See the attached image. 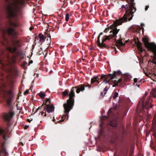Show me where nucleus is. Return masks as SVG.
<instances>
[{"instance_id": "obj_2", "label": "nucleus", "mask_w": 156, "mask_h": 156, "mask_svg": "<svg viewBox=\"0 0 156 156\" xmlns=\"http://www.w3.org/2000/svg\"><path fill=\"white\" fill-rule=\"evenodd\" d=\"M142 41L145 46L148 49L149 51L153 52L154 55L153 56L151 62L156 64V45L153 43H149L148 40L146 38H142Z\"/></svg>"}, {"instance_id": "obj_27", "label": "nucleus", "mask_w": 156, "mask_h": 156, "mask_svg": "<svg viewBox=\"0 0 156 156\" xmlns=\"http://www.w3.org/2000/svg\"><path fill=\"white\" fill-rule=\"evenodd\" d=\"M29 90H26L25 91V92H24V95H26L29 92Z\"/></svg>"}, {"instance_id": "obj_47", "label": "nucleus", "mask_w": 156, "mask_h": 156, "mask_svg": "<svg viewBox=\"0 0 156 156\" xmlns=\"http://www.w3.org/2000/svg\"><path fill=\"white\" fill-rule=\"evenodd\" d=\"M60 121H58V122H59V123H60Z\"/></svg>"}, {"instance_id": "obj_13", "label": "nucleus", "mask_w": 156, "mask_h": 156, "mask_svg": "<svg viewBox=\"0 0 156 156\" xmlns=\"http://www.w3.org/2000/svg\"><path fill=\"white\" fill-rule=\"evenodd\" d=\"M137 47L138 48V49L141 52H143L144 50V49L142 48V46H141V44L140 42H138L137 44Z\"/></svg>"}, {"instance_id": "obj_18", "label": "nucleus", "mask_w": 156, "mask_h": 156, "mask_svg": "<svg viewBox=\"0 0 156 156\" xmlns=\"http://www.w3.org/2000/svg\"><path fill=\"white\" fill-rule=\"evenodd\" d=\"M0 152L1 153H7V152L6 151L5 148L3 146L2 147V149L0 150Z\"/></svg>"}, {"instance_id": "obj_7", "label": "nucleus", "mask_w": 156, "mask_h": 156, "mask_svg": "<svg viewBox=\"0 0 156 156\" xmlns=\"http://www.w3.org/2000/svg\"><path fill=\"white\" fill-rule=\"evenodd\" d=\"M13 114L12 112H10L8 114L5 113L3 115V118L6 121H9L13 116Z\"/></svg>"}, {"instance_id": "obj_39", "label": "nucleus", "mask_w": 156, "mask_h": 156, "mask_svg": "<svg viewBox=\"0 0 156 156\" xmlns=\"http://www.w3.org/2000/svg\"><path fill=\"white\" fill-rule=\"evenodd\" d=\"M111 110H112V109L111 108H110L109 109V110H108V112H111Z\"/></svg>"}, {"instance_id": "obj_17", "label": "nucleus", "mask_w": 156, "mask_h": 156, "mask_svg": "<svg viewBox=\"0 0 156 156\" xmlns=\"http://www.w3.org/2000/svg\"><path fill=\"white\" fill-rule=\"evenodd\" d=\"M104 78H106L105 80H108V81L109 80H111L110 79L109 76L107 77L106 76V75H102L101 76V79H103Z\"/></svg>"}, {"instance_id": "obj_16", "label": "nucleus", "mask_w": 156, "mask_h": 156, "mask_svg": "<svg viewBox=\"0 0 156 156\" xmlns=\"http://www.w3.org/2000/svg\"><path fill=\"white\" fill-rule=\"evenodd\" d=\"M38 94L39 96L42 98H43L45 96V94L43 92H41Z\"/></svg>"}, {"instance_id": "obj_33", "label": "nucleus", "mask_w": 156, "mask_h": 156, "mask_svg": "<svg viewBox=\"0 0 156 156\" xmlns=\"http://www.w3.org/2000/svg\"><path fill=\"white\" fill-rule=\"evenodd\" d=\"M46 101L48 104L49 103H50V100L48 98L47 99Z\"/></svg>"}, {"instance_id": "obj_14", "label": "nucleus", "mask_w": 156, "mask_h": 156, "mask_svg": "<svg viewBox=\"0 0 156 156\" xmlns=\"http://www.w3.org/2000/svg\"><path fill=\"white\" fill-rule=\"evenodd\" d=\"M108 75H109L110 79L111 80L116 78L115 71L112 74H109Z\"/></svg>"}, {"instance_id": "obj_38", "label": "nucleus", "mask_w": 156, "mask_h": 156, "mask_svg": "<svg viewBox=\"0 0 156 156\" xmlns=\"http://www.w3.org/2000/svg\"><path fill=\"white\" fill-rule=\"evenodd\" d=\"M117 86V85L115 84H114L113 85L112 87H114L116 86Z\"/></svg>"}, {"instance_id": "obj_1", "label": "nucleus", "mask_w": 156, "mask_h": 156, "mask_svg": "<svg viewBox=\"0 0 156 156\" xmlns=\"http://www.w3.org/2000/svg\"><path fill=\"white\" fill-rule=\"evenodd\" d=\"M128 4H126V6L122 5L121 7V9L122 10H125V13L123 17L121 18L119 20H117L115 21L113 24L110 26V28H107L105 29V31L107 32V30H110V34L108 36H105V38H103L101 43L100 42V36L103 34L102 32L100 34L98 37L97 43L98 45L101 47H104L105 44L103 42L106 40L110 39L112 38L115 39L116 37V35L119 30V29H117L116 28L117 26L121 25L122 22H127V20H130L133 16V14L136 11V9L134 6L133 2H131L130 3L128 2Z\"/></svg>"}, {"instance_id": "obj_25", "label": "nucleus", "mask_w": 156, "mask_h": 156, "mask_svg": "<svg viewBox=\"0 0 156 156\" xmlns=\"http://www.w3.org/2000/svg\"><path fill=\"white\" fill-rule=\"evenodd\" d=\"M12 101V98H10L8 99H7V102L8 103V104H10V103L11 102V101Z\"/></svg>"}, {"instance_id": "obj_44", "label": "nucleus", "mask_w": 156, "mask_h": 156, "mask_svg": "<svg viewBox=\"0 0 156 156\" xmlns=\"http://www.w3.org/2000/svg\"><path fill=\"white\" fill-rule=\"evenodd\" d=\"M106 87L105 88V89H104V90H105L106 91L107 90V89H106Z\"/></svg>"}, {"instance_id": "obj_20", "label": "nucleus", "mask_w": 156, "mask_h": 156, "mask_svg": "<svg viewBox=\"0 0 156 156\" xmlns=\"http://www.w3.org/2000/svg\"><path fill=\"white\" fill-rule=\"evenodd\" d=\"M69 18V16L68 13H66L65 16V20L66 21H68Z\"/></svg>"}, {"instance_id": "obj_6", "label": "nucleus", "mask_w": 156, "mask_h": 156, "mask_svg": "<svg viewBox=\"0 0 156 156\" xmlns=\"http://www.w3.org/2000/svg\"><path fill=\"white\" fill-rule=\"evenodd\" d=\"M54 108L53 106L48 105H47L46 108H44V111L42 112L43 114L41 115H42L44 113H45V114L44 116H46V112L48 113L54 111Z\"/></svg>"}, {"instance_id": "obj_46", "label": "nucleus", "mask_w": 156, "mask_h": 156, "mask_svg": "<svg viewBox=\"0 0 156 156\" xmlns=\"http://www.w3.org/2000/svg\"><path fill=\"white\" fill-rule=\"evenodd\" d=\"M119 99L117 101V102H118L119 101Z\"/></svg>"}, {"instance_id": "obj_31", "label": "nucleus", "mask_w": 156, "mask_h": 156, "mask_svg": "<svg viewBox=\"0 0 156 156\" xmlns=\"http://www.w3.org/2000/svg\"><path fill=\"white\" fill-rule=\"evenodd\" d=\"M66 118V115H63L62 117V121H63Z\"/></svg>"}, {"instance_id": "obj_11", "label": "nucleus", "mask_w": 156, "mask_h": 156, "mask_svg": "<svg viewBox=\"0 0 156 156\" xmlns=\"http://www.w3.org/2000/svg\"><path fill=\"white\" fill-rule=\"evenodd\" d=\"M39 37L40 40L39 42H43L45 40V37L44 36L41 34H39Z\"/></svg>"}, {"instance_id": "obj_21", "label": "nucleus", "mask_w": 156, "mask_h": 156, "mask_svg": "<svg viewBox=\"0 0 156 156\" xmlns=\"http://www.w3.org/2000/svg\"><path fill=\"white\" fill-rule=\"evenodd\" d=\"M68 91L67 90H65L64 91L62 92V94L64 96H66L68 94Z\"/></svg>"}, {"instance_id": "obj_10", "label": "nucleus", "mask_w": 156, "mask_h": 156, "mask_svg": "<svg viewBox=\"0 0 156 156\" xmlns=\"http://www.w3.org/2000/svg\"><path fill=\"white\" fill-rule=\"evenodd\" d=\"M124 45V44L122 41L121 39L118 41L116 42V46L118 47H123Z\"/></svg>"}, {"instance_id": "obj_28", "label": "nucleus", "mask_w": 156, "mask_h": 156, "mask_svg": "<svg viewBox=\"0 0 156 156\" xmlns=\"http://www.w3.org/2000/svg\"><path fill=\"white\" fill-rule=\"evenodd\" d=\"M4 131L0 129V135L4 133Z\"/></svg>"}, {"instance_id": "obj_23", "label": "nucleus", "mask_w": 156, "mask_h": 156, "mask_svg": "<svg viewBox=\"0 0 156 156\" xmlns=\"http://www.w3.org/2000/svg\"><path fill=\"white\" fill-rule=\"evenodd\" d=\"M1 31L2 34H5L6 32V29L5 28H2L1 29Z\"/></svg>"}, {"instance_id": "obj_41", "label": "nucleus", "mask_w": 156, "mask_h": 156, "mask_svg": "<svg viewBox=\"0 0 156 156\" xmlns=\"http://www.w3.org/2000/svg\"><path fill=\"white\" fill-rule=\"evenodd\" d=\"M33 29V28L32 27H30V30H31Z\"/></svg>"}, {"instance_id": "obj_50", "label": "nucleus", "mask_w": 156, "mask_h": 156, "mask_svg": "<svg viewBox=\"0 0 156 156\" xmlns=\"http://www.w3.org/2000/svg\"><path fill=\"white\" fill-rule=\"evenodd\" d=\"M89 87H91V86H89Z\"/></svg>"}, {"instance_id": "obj_9", "label": "nucleus", "mask_w": 156, "mask_h": 156, "mask_svg": "<svg viewBox=\"0 0 156 156\" xmlns=\"http://www.w3.org/2000/svg\"><path fill=\"white\" fill-rule=\"evenodd\" d=\"M7 32L9 34L14 35L16 34V32L12 28H9L7 30Z\"/></svg>"}, {"instance_id": "obj_30", "label": "nucleus", "mask_w": 156, "mask_h": 156, "mask_svg": "<svg viewBox=\"0 0 156 156\" xmlns=\"http://www.w3.org/2000/svg\"><path fill=\"white\" fill-rule=\"evenodd\" d=\"M154 121L155 124H156V115H155L154 118Z\"/></svg>"}, {"instance_id": "obj_5", "label": "nucleus", "mask_w": 156, "mask_h": 156, "mask_svg": "<svg viewBox=\"0 0 156 156\" xmlns=\"http://www.w3.org/2000/svg\"><path fill=\"white\" fill-rule=\"evenodd\" d=\"M16 57L13 56L11 58L8 56L7 58L8 61L4 63L2 61L0 62V63L1 65V67L2 69L5 70V69H8V68L10 67L11 64L15 63Z\"/></svg>"}, {"instance_id": "obj_15", "label": "nucleus", "mask_w": 156, "mask_h": 156, "mask_svg": "<svg viewBox=\"0 0 156 156\" xmlns=\"http://www.w3.org/2000/svg\"><path fill=\"white\" fill-rule=\"evenodd\" d=\"M125 78V79H129L132 78L131 76V75L128 73H126L124 75Z\"/></svg>"}, {"instance_id": "obj_49", "label": "nucleus", "mask_w": 156, "mask_h": 156, "mask_svg": "<svg viewBox=\"0 0 156 156\" xmlns=\"http://www.w3.org/2000/svg\"><path fill=\"white\" fill-rule=\"evenodd\" d=\"M39 108H38L37 109V110Z\"/></svg>"}, {"instance_id": "obj_48", "label": "nucleus", "mask_w": 156, "mask_h": 156, "mask_svg": "<svg viewBox=\"0 0 156 156\" xmlns=\"http://www.w3.org/2000/svg\"><path fill=\"white\" fill-rule=\"evenodd\" d=\"M139 85H138V87H139Z\"/></svg>"}, {"instance_id": "obj_42", "label": "nucleus", "mask_w": 156, "mask_h": 156, "mask_svg": "<svg viewBox=\"0 0 156 156\" xmlns=\"http://www.w3.org/2000/svg\"><path fill=\"white\" fill-rule=\"evenodd\" d=\"M24 65H25L27 63V62H24Z\"/></svg>"}, {"instance_id": "obj_26", "label": "nucleus", "mask_w": 156, "mask_h": 156, "mask_svg": "<svg viewBox=\"0 0 156 156\" xmlns=\"http://www.w3.org/2000/svg\"><path fill=\"white\" fill-rule=\"evenodd\" d=\"M112 81L114 84H115L118 85V82L117 80H113Z\"/></svg>"}, {"instance_id": "obj_8", "label": "nucleus", "mask_w": 156, "mask_h": 156, "mask_svg": "<svg viewBox=\"0 0 156 156\" xmlns=\"http://www.w3.org/2000/svg\"><path fill=\"white\" fill-rule=\"evenodd\" d=\"M75 88L77 89L76 92L77 93H79L80 91H83L85 90L84 87L82 85L76 87Z\"/></svg>"}, {"instance_id": "obj_3", "label": "nucleus", "mask_w": 156, "mask_h": 156, "mask_svg": "<svg viewBox=\"0 0 156 156\" xmlns=\"http://www.w3.org/2000/svg\"><path fill=\"white\" fill-rule=\"evenodd\" d=\"M74 87H73L71 89L69 94V99L67 100V102L64 103L63 107L64 109V112L65 113H68L72 109L73 104V98L75 96L74 92Z\"/></svg>"}, {"instance_id": "obj_22", "label": "nucleus", "mask_w": 156, "mask_h": 156, "mask_svg": "<svg viewBox=\"0 0 156 156\" xmlns=\"http://www.w3.org/2000/svg\"><path fill=\"white\" fill-rule=\"evenodd\" d=\"M3 93L5 94H7L9 95H11L12 94V92L11 91H8V92H6L5 91H3Z\"/></svg>"}, {"instance_id": "obj_35", "label": "nucleus", "mask_w": 156, "mask_h": 156, "mask_svg": "<svg viewBox=\"0 0 156 156\" xmlns=\"http://www.w3.org/2000/svg\"><path fill=\"white\" fill-rule=\"evenodd\" d=\"M118 83H119L120 82L122 81V79H119L118 80Z\"/></svg>"}, {"instance_id": "obj_37", "label": "nucleus", "mask_w": 156, "mask_h": 156, "mask_svg": "<svg viewBox=\"0 0 156 156\" xmlns=\"http://www.w3.org/2000/svg\"><path fill=\"white\" fill-rule=\"evenodd\" d=\"M33 63V61L31 60V61H30L29 62V65L30 64H32V63Z\"/></svg>"}, {"instance_id": "obj_4", "label": "nucleus", "mask_w": 156, "mask_h": 156, "mask_svg": "<svg viewBox=\"0 0 156 156\" xmlns=\"http://www.w3.org/2000/svg\"><path fill=\"white\" fill-rule=\"evenodd\" d=\"M21 46L20 40L16 39L14 40L11 44L6 47V49L7 51L11 52H14L16 51L17 47H20Z\"/></svg>"}, {"instance_id": "obj_34", "label": "nucleus", "mask_w": 156, "mask_h": 156, "mask_svg": "<svg viewBox=\"0 0 156 156\" xmlns=\"http://www.w3.org/2000/svg\"><path fill=\"white\" fill-rule=\"evenodd\" d=\"M137 79L136 78H134V82L135 83H136L137 82Z\"/></svg>"}, {"instance_id": "obj_12", "label": "nucleus", "mask_w": 156, "mask_h": 156, "mask_svg": "<svg viewBox=\"0 0 156 156\" xmlns=\"http://www.w3.org/2000/svg\"><path fill=\"white\" fill-rule=\"evenodd\" d=\"M99 78L97 76H95L93 78H91V83L92 84L94 83L95 81H97L98 83V82Z\"/></svg>"}, {"instance_id": "obj_43", "label": "nucleus", "mask_w": 156, "mask_h": 156, "mask_svg": "<svg viewBox=\"0 0 156 156\" xmlns=\"http://www.w3.org/2000/svg\"><path fill=\"white\" fill-rule=\"evenodd\" d=\"M3 138L4 139H5V136L4 135L3 136Z\"/></svg>"}, {"instance_id": "obj_24", "label": "nucleus", "mask_w": 156, "mask_h": 156, "mask_svg": "<svg viewBox=\"0 0 156 156\" xmlns=\"http://www.w3.org/2000/svg\"><path fill=\"white\" fill-rule=\"evenodd\" d=\"M116 72V75H120L122 74L121 71L120 70H118Z\"/></svg>"}, {"instance_id": "obj_36", "label": "nucleus", "mask_w": 156, "mask_h": 156, "mask_svg": "<svg viewBox=\"0 0 156 156\" xmlns=\"http://www.w3.org/2000/svg\"><path fill=\"white\" fill-rule=\"evenodd\" d=\"M149 8V6H147L145 8V10L146 11L148 9V8Z\"/></svg>"}, {"instance_id": "obj_45", "label": "nucleus", "mask_w": 156, "mask_h": 156, "mask_svg": "<svg viewBox=\"0 0 156 156\" xmlns=\"http://www.w3.org/2000/svg\"><path fill=\"white\" fill-rule=\"evenodd\" d=\"M52 71L51 70H50L49 72L50 73H52Z\"/></svg>"}, {"instance_id": "obj_32", "label": "nucleus", "mask_w": 156, "mask_h": 156, "mask_svg": "<svg viewBox=\"0 0 156 156\" xmlns=\"http://www.w3.org/2000/svg\"><path fill=\"white\" fill-rule=\"evenodd\" d=\"M104 82H105V83L107 84V83H108V80H105L103 81L102 83H103Z\"/></svg>"}, {"instance_id": "obj_19", "label": "nucleus", "mask_w": 156, "mask_h": 156, "mask_svg": "<svg viewBox=\"0 0 156 156\" xmlns=\"http://www.w3.org/2000/svg\"><path fill=\"white\" fill-rule=\"evenodd\" d=\"M118 93L117 92L115 93L114 95L113 96V100H116V98L118 97Z\"/></svg>"}, {"instance_id": "obj_29", "label": "nucleus", "mask_w": 156, "mask_h": 156, "mask_svg": "<svg viewBox=\"0 0 156 156\" xmlns=\"http://www.w3.org/2000/svg\"><path fill=\"white\" fill-rule=\"evenodd\" d=\"M110 125L112 126H116V123H114L113 124L112 123H110Z\"/></svg>"}, {"instance_id": "obj_40", "label": "nucleus", "mask_w": 156, "mask_h": 156, "mask_svg": "<svg viewBox=\"0 0 156 156\" xmlns=\"http://www.w3.org/2000/svg\"><path fill=\"white\" fill-rule=\"evenodd\" d=\"M9 71H11V72H13L12 69H9Z\"/></svg>"}]
</instances>
